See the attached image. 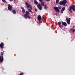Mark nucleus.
<instances>
[{
  "instance_id": "nucleus-1",
  "label": "nucleus",
  "mask_w": 75,
  "mask_h": 75,
  "mask_svg": "<svg viewBox=\"0 0 75 75\" xmlns=\"http://www.w3.org/2000/svg\"><path fill=\"white\" fill-rule=\"evenodd\" d=\"M29 14L30 13L28 11H27L25 12V14H24V18L25 19H27L28 18L29 19L31 18V17L29 16Z\"/></svg>"
},
{
  "instance_id": "nucleus-2",
  "label": "nucleus",
  "mask_w": 75,
  "mask_h": 75,
  "mask_svg": "<svg viewBox=\"0 0 75 75\" xmlns=\"http://www.w3.org/2000/svg\"><path fill=\"white\" fill-rule=\"evenodd\" d=\"M25 4L28 10H32V7H31L30 4H28V3L27 2H25Z\"/></svg>"
},
{
  "instance_id": "nucleus-3",
  "label": "nucleus",
  "mask_w": 75,
  "mask_h": 75,
  "mask_svg": "<svg viewBox=\"0 0 75 75\" xmlns=\"http://www.w3.org/2000/svg\"><path fill=\"white\" fill-rule=\"evenodd\" d=\"M75 10V5H71L69 7V10Z\"/></svg>"
},
{
  "instance_id": "nucleus-4",
  "label": "nucleus",
  "mask_w": 75,
  "mask_h": 75,
  "mask_svg": "<svg viewBox=\"0 0 75 75\" xmlns=\"http://www.w3.org/2000/svg\"><path fill=\"white\" fill-rule=\"evenodd\" d=\"M38 8L40 10H42V6L40 4H39L37 6Z\"/></svg>"
},
{
  "instance_id": "nucleus-5",
  "label": "nucleus",
  "mask_w": 75,
  "mask_h": 75,
  "mask_svg": "<svg viewBox=\"0 0 75 75\" xmlns=\"http://www.w3.org/2000/svg\"><path fill=\"white\" fill-rule=\"evenodd\" d=\"M63 4V6H65V4L67 3V0H64L62 1Z\"/></svg>"
},
{
  "instance_id": "nucleus-6",
  "label": "nucleus",
  "mask_w": 75,
  "mask_h": 75,
  "mask_svg": "<svg viewBox=\"0 0 75 75\" xmlns=\"http://www.w3.org/2000/svg\"><path fill=\"white\" fill-rule=\"evenodd\" d=\"M8 10H12V6L9 4L8 5Z\"/></svg>"
},
{
  "instance_id": "nucleus-7",
  "label": "nucleus",
  "mask_w": 75,
  "mask_h": 75,
  "mask_svg": "<svg viewBox=\"0 0 75 75\" xmlns=\"http://www.w3.org/2000/svg\"><path fill=\"white\" fill-rule=\"evenodd\" d=\"M70 21H71V18H69V19H68V20H67V22L68 24L69 25V24H70L71 23Z\"/></svg>"
},
{
  "instance_id": "nucleus-8",
  "label": "nucleus",
  "mask_w": 75,
  "mask_h": 75,
  "mask_svg": "<svg viewBox=\"0 0 75 75\" xmlns=\"http://www.w3.org/2000/svg\"><path fill=\"white\" fill-rule=\"evenodd\" d=\"M4 47V44H3V43H1V44L0 43V48H1V49H3Z\"/></svg>"
},
{
  "instance_id": "nucleus-9",
  "label": "nucleus",
  "mask_w": 75,
  "mask_h": 75,
  "mask_svg": "<svg viewBox=\"0 0 75 75\" xmlns=\"http://www.w3.org/2000/svg\"><path fill=\"white\" fill-rule=\"evenodd\" d=\"M3 61V56H0V62L2 63V62Z\"/></svg>"
},
{
  "instance_id": "nucleus-10",
  "label": "nucleus",
  "mask_w": 75,
  "mask_h": 75,
  "mask_svg": "<svg viewBox=\"0 0 75 75\" xmlns=\"http://www.w3.org/2000/svg\"><path fill=\"white\" fill-rule=\"evenodd\" d=\"M38 20L39 21H41V16L39 15L38 16Z\"/></svg>"
},
{
  "instance_id": "nucleus-11",
  "label": "nucleus",
  "mask_w": 75,
  "mask_h": 75,
  "mask_svg": "<svg viewBox=\"0 0 75 75\" xmlns=\"http://www.w3.org/2000/svg\"><path fill=\"white\" fill-rule=\"evenodd\" d=\"M62 23L63 25H64V26H67V23H66V22H62Z\"/></svg>"
},
{
  "instance_id": "nucleus-12",
  "label": "nucleus",
  "mask_w": 75,
  "mask_h": 75,
  "mask_svg": "<svg viewBox=\"0 0 75 75\" xmlns=\"http://www.w3.org/2000/svg\"><path fill=\"white\" fill-rule=\"evenodd\" d=\"M34 3L36 5L38 4V2L36 0H34Z\"/></svg>"
},
{
  "instance_id": "nucleus-13",
  "label": "nucleus",
  "mask_w": 75,
  "mask_h": 75,
  "mask_svg": "<svg viewBox=\"0 0 75 75\" xmlns=\"http://www.w3.org/2000/svg\"><path fill=\"white\" fill-rule=\"evenodd\" d=\"M58 25L60 28H61V27H62V25H61V23L60 22H58Z\"/></svg>"
},
{
  "instance_id": "nucleus-14",
  "label": "nucleus",
  "mask_w": 75,
  "mask_h": 75,
  "mask_svg": "<svg viewBox=\"0 0 75 75\" xmlns=\"http://www.w3.org/2000/svg\"><path fill=\"white\" fill-rule=\"evenodd\" d=\"M41 5L42 6H45V3H44V2H42L41 3Z\"/></svg>"
},
{
  "instance_id": "nucleus-15",
  "label": "nucleus",
  "mask_w": 75,
  "mask_h": 75,
  "mask_svg": "<svg viewBox=\"0 0 75 75\" xmlns=\"http://www.w3.org/2000/svg\"><path fill=\"white\" fill-rule=\"evenodd\" d=\"M44 8L45 10H47V4H45L44 5Z\"/></svg>"
},
{
  "instance_id": "nucleus-16",
  "label": "nucleus",
  "mask_w": 75,
  "mask_h": 75,
  "mask_svg": "<svg viewBox=\"0 0 75 75\" xmlns=\"http://www.w3.org/2000/svg\"><path fill=\"white\" fill-rule=\"evenodd\" d=\"M53 8L54 10H59V9H58V8L57 6L54 7Z\"/></svg>"
},
{
  "instance_id": "nucleus-17",
  "label": "nucleus",
  "mask_w": 75,
  "mask_h": 75,
  "mask_svg": "<svg viewBox=\"0 0 75 75\" xmlns=\"http://www.w3.org/2000/svg\"><path fill=\"white\" fill-rule=\"evenodd\" d=\"M12 11V12L13 13V14H16V11H15V10H13Z\"/></svg>"
},
{
  "instance_id": "nucleus-18",
  "label": "nucleus",
  "mask_w": 75,
  "mask_h": 75,
  "mask_svg": "<svg viewBox=\"0 0 75 75\" xmlns=\"http://www.w3.org/2000/svg\"><path fill=\"white\" fill-rule=\"evenodd\" d=\"M59 4H60V5H62V4H63V2L62 1H61L59 3Z\"/></svg>"
},
{
  "instance_id": "nucleus-19",
  "label": "nucleus",
  "mask_w": 75,
  "mask_h": 75,
  "mask_svg": "<svg viewBox=\"0 0 75 75\" xmlns=\"http://www.w3.org/2000/svg\"><path fill=\"white\" fill-rule=\"evenodd\" d=\"M55 11L57 13H59V10H55Z\"/></svg>"
},
{
  "instance_id": "nucleus-20",
  "label": "nucleus",
  "mask_w": 75,
  "mask_h": 75,
  "mask_svg": "<svg viewBox=\"0 0 75 75\" xmlns=\"http://www.w3.org/2000/svg\"><path fill=\"white\" fill-rule=\"evenodd\" d=\"M2 0L3 2V3H7V1H6V0Z\"/></svg>"
},
{
  "instance_id": "nucleus-21",
  "label": "nucleus",
  "mask_w": 75,
  "mask_h": 75,
  "mask_svg": "<svg viewBox=\"0 0 75 75\" xmlns=\"http://www.w3.org/2000/svg\"><path fill=\"white\" fill-rule=\"evenodd\" d=\"M59 2V0H56V4H58Z\"/></svg>"
},
{
  "instance_id": "nucleus-22",
  "label": "nucleus",
  "mask_w": 75,
  "mask_h": 75,
  "mask_svg": "<svg viewBox=\"0 0 75 75\" xmlns=\"http://www.w3.org/2000/svg\"><path fill=\"white\" fill-rule=\"evenodd\" d=\"M62 8V7H61V6H59L58 7V9H59V10H61V9Z\"/></svg>"
},
{
  "instance_id": "nucleus-23",
  "label": "nucleus",
  "mask_w": 75,
  "mask_h": 75,
  "mask_svg": "<svg viewBox=\"0 0 75 75\" xmlns=\"http://www.w3.org/2000/svg\"><path fill=\"white\" fill-rule=\"evenodd\" d=\"M29 11L30 12H31L32 14H33V12L32 11H31V10H29Z\"/></svg>"
},
{
  "instance_id": "nucleus-24",
  "label": "nucleus",
  "mask_w": 75,
  "mask_h": 75,
  "mask_svg": "<svg viewBox=\"0 0 75 75\" xmlns=\"http://www.w3.org/2000/svg\"><path fill=\"white\" fill-rule=\"evenodd\" d=\"M69 11L70 13H72V10H69Z\"/></svg>"
},
{
  "instance_id": "nucleus-25",
  "label": "nucleus",
  "mask_w": 75,
  "mask_h": 75,
  "mask_svg": "<svg viewBox=\"0 0 75 75\" xmlns=\"http://www.w3.org/2000/svg\"><path fill=\"white\" fill-rule=\"evenodd\" d=\"M4 54V52H1V56H3V55Z\"/></svg>"
},
{
  "instance_id": "nucleus-26",
  "label": "nucleus",
  "mask_w": 75,
  "mask_h": 75,
  "mask_svg": "<svg viewBox=\"0 0 75 75\" xmlns=\"http://www.w3.org/2000/svg\"><path fill=\"white\" fill-rule=\"evenodd\" d=\"M22 12H23V13H25V10H22Z\"/></svg>"
},
{
  "instance_id": "nucleus-27",
  "label": "nucleus",
  "mask_w": 75,
  "mask_h": 75,
  "mask_svg": "<svg viewBox=\"0 0 75 75\" xmlns=\"http://www.w3.org/2000/svg\"><path fill=\"white\" fill-rule=\"evenodd\" d=\"M65 10H61V13H63V12H64V11Z\"/></svg>"
},
{
  "instance_id": "nucleus-28",
  "label": "nucleus",
  "mask_w": 75,
  "mask_h": 75,
  "mask_svg": "<svg viewBox=\"0 0 75 75\" xmlns=\"http://www.w3.org/2000/svg\"><path fill=\"white\" fill-rule=\"evenodd\" d=\"M62 10H65V7H63V8H62Z\"/></svg>"
},
{
  "instance_id": "nucleus-29",
  "label": "nucleus",
  "mask_w": 75,
  "mask_h": 75,
  "mask_svg": "<svg viewBox=\"0 0 75 75\" xmlns=\"http://www.w3.org/2000/svg\"><path fill=\"white\" fill-rule=\"evenodd\" d=\"M75 29H73V31H72L73 33H74L75 32Z\"/></svg>"
},
{
  "instance_id": "nucleus-30",
  "label": "nucleus",
  "mask_w": 75,
  "mask_h": 75,
  "mask_svg": "<svg viewBox=\"0 0 75 75\" xmlns=\"http://www.w3.org/2000/svg\"><path fill=\"white\" fill-rule=\"evenodd\" d=\"M39 1L40 2H42L43 1V0H39Z\"/></svg>"
},
{
  "instance_id": "nucleus-31",
  "label": "nucleus",
  "mask_w": 75,
  "mask_h": 75,
  "mask_svg": "<svg viewBox=\"0 0 75 75\" xmlns=\"http://www.w3.org/2000/svg\"><path fill=\"white\" fill-rule=\"evenodd\" d=\"M45 1H50V0H44Z\"/></svg>"
},
{
  "instance_id": "nucleus-32",
  "label": "nucleus",
  "mask_w": 75,
  "mask_h": 75,
  "mask_svg": "<svg viewBox=\"0 0 75 75\" xmlns=\"http://www.w3.org/2000/svg\"><path fill=\"white\" fill-rule=\"evenodd\" d=\"M21 9H22V10H24V8L23 7H21Z\"/></svg>"
},
{
  "instance_id": "nucleus-33",
  "label": "nucleus",
  "mask_w": 75,
  "mask_h": 75,
  "mask_svg": "<svg viewBox=\"0 0 75 75\" xmlns=\"http://www.w3.org/2000/svg\"><path fill=\"white\" fill-rule=\"evenodd\" d=\"M74 28H71L70 29V31H72V30H73Z\"/></svg>"
},
{
  "instance_id": "nucleus-34",
  "label": "nucleus",
  "mask_w": 75,
  "mask_h": 75,
  "mask_svg": "<svg viewBox=\"0 0 75 75\" xmlns=\"http://www.w3.org/2000/svg\"><path fill=\"white\" fill-rule=\"evenodd\" d=\"M68 17H67L66 18V20H68Z\"/></svg>"
},
{
  "instance_id": "nucleus-35",
  "label": "nucleus",
  "mask_w": 75,
  "mask_h": 75,
  "mask_svg": "<svg viewBox=\"0 0 75 75\" xmlns=\"http://www.w3.org/2000/svg\"><path fill=\"white\" fill-rule=\"evenodd\" d=\"M42 21H39V23H42Z\"/></svg>"
},
{
  "instance_id": "nucleus-36",
  "label": "nucleus",
  "mask_w": 75,
  "mask_h": 75,
  "mask_svg": "<svg viewBox=\"0 0 75 75\" xmlns=\"http://www.w3.org/2000/svg\"><path fill=\"white\" fill-rule=\"evenodd\" d=\"M9 1H13V0H9Z\"/></svg>"
},
{
  "instance_id": "nucleus-37",
  "label": "nucleus",
  "mask_w": 75,
  "mask_h": 75,
  "mask_svg": "<svg viewBox=\"0 0 75 75\" xmlns=\"http://www.w3.org/2000/svg\"><path fill=\"white\" fill-rule=\"evenodd\" d=\"M73 28H74V27H75V26L74 25L73 26Z\"/></svg>"
},
{
  "instance_id": "nucleus-38",
  "label": "nucleus",
  "mask_w": 75,
  "mask_h": 75,
  "mask_svg": "<svg viewBox=\"0 0 75 75\" xmlns=\"http://www.w3.org/2000/svg\"><path fill=\"white\" fill-rule=\"evenodd\" d=\"M38 11V10H35V11Z\"/></svg>"
},
{
  "instance_id": "nucleus-39",
  "label": "nucleus",
  "mask_w": 75,
  "mask_h": 75,
  "mask_svg": "<svg viewBox=\"0 0 75 75\" xmlns=\"http://www.w3.org/2000/svg\"><path fill=\"white\" fill-rule=\"evenodd\" d=\"M55 15L56 16H57V13H55Z\"/></svg>"
},
{
  "instance_id": "nucleus-40",
  "label": "nucleus",
  "mask_w": 75,
  "mask_h": 75,
  "mask_svg": "<svg viewBox=\"0 0 75 75\" xmlns=\"http://www.w3.org/2000/svg\"><path fill=\"white\" fill-rule=\"evenodd\" d=\"M73 11H75V10H73Z\"/></svg>"
},
{
  "instance_id": "nucleus-41",
  "label": "nucleus",
  "mask_w": 75,
  "mask_h": 75,
  "mask_svg": "<svg viewBox=\"0 0 75 75\" xmlns=\"http://www.w3.org/2000/svg\"><path fill=\"white\" fill-rule=\"evenodd\" d=\"M10 10V11L11 10Z\"/></svg>"
},
{
  "instance_id": "nucleus-42",
  "label": "nucleus",
  "mask_w": 75,
  "mask_h": 75,
  "mask_svg": "<svg viewBox=\"0 0 75 75\" xmlns=\"http://www.w3.org/2000/svg\"><path fill=\"white\" fill-rule=\"evenodd\" d=\"M14 1H16V0H13Z\"/></svg>"
},
{
  "instance_id": "nucleus-43",
  "label": "nucleus",
  "mask_w": 75,
  "mask_h": 75,
  "mask_svg": "<svg viewBox=\"0 0 75 75\" xmlns=\"http://www.w3.org/2000/svg\"><path fill=\"white\" fill-rule=\"evenodd\" d=\"M35 10H37V9L36 8H35Z\"/></svg>"
}]
</instances>
